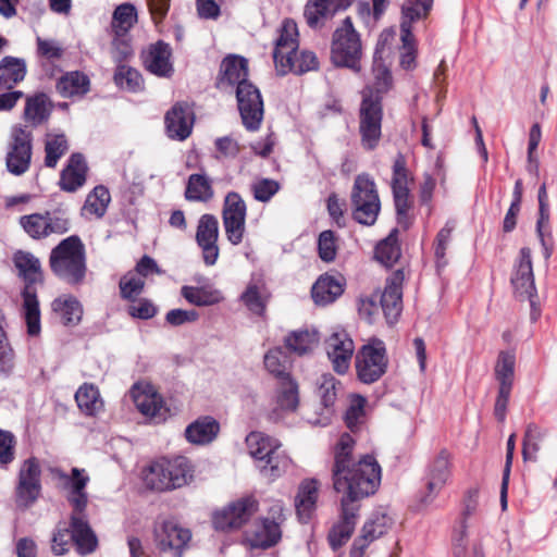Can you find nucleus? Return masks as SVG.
<instances>
[{
    "instance_id": "obj_29",
    "label": "nucleus",
    "mask_w": 557,
    "mask_h": 557,
    "mask_svg": "<svg viewBox=\"0 0 557 557\" xmlns=\"http://www.w3.org/2000/svg\"><path fill=\"white\" fill-rule=\"evenodd\" d=\"M298 27L295 21L285 20L276 40L273 58L276 69L298 49Z\"/></svg>"
},
{
    "instance_id": "obj_27",
    "label": "nucleus",
    "mask_w": 557,
    "mask_h": 557,
    "mask_svg": "<svg viewBox=\"0 0 557 557\" xmlns=\"http://www.w3.org/2000/svg\"><path fill=\"white\" fill-rule=\"evenodd\" d=\"M320 482L315 479L304 480L298 487L295 507L299 519L308 522L317 508Z\"/></svg>"
},
{
    "instance_id": "obj_23",
    "label": "nucleus",
    "mask_w": 557,
    "mask_h": 557,
    "mask_svg": "<svg viewBox=\"0 0 557 557\" xmlns=\"http://www.w3.org/2000/svg\"><path fill=\"white\" fill-rule=\"evenodd\" d=\"M88 481L89 478L86 474H84V471L77 468H74L72 470V493L70 496V503L73 507V511L70 521H72L74 524H78L77 527L81 528H90L85 513V508L87 506L88 499L87 494L84 492Z\"/></svg>"
},
{
    "instance_id": "obj_13",
    "label": "nucleus",
    "mask_w": 557,
    "mask_h": 557,
    "mask_svg": "<svg viewBox=\"0 0 557 557\" xmlns=\"http://www.w3.org/2000/svg\"><path fill=\"white\" fill-rule=\"evenodd\" d=\"M325 351L333 370L338 374L348 371L355 352V344L343 329L334 330L324 342Z\"/></svg>"
},
{
    "instance_id": "obj_7",
    "label": "nucleus",
    "mask_w": 557,
    "mask_h": 557,
    "mask_svg": "<svg viewBox=\"0 0 557 557\" xmlns=\"http://www.w3.org/2000/svg\"><path fill=\"white\" fill-rule=\"evenodd\" d=\"M70 521V524L60 523L52 536L51 548L54 554L63 555L70 550L72 545L76 546L79 554L92 553L98 546V540L91 528L77 527Z\"/></svg>"
},
{
    "instance_id": "obj_15",
    "label": "nucleus",
    "mask_w": 557,
    "mask_h": 557,
    "mask_svg": "<svg viewBox=\"0 0 557 557\" xmlns=\"http://www.w3.org/2000/svg\"><path fill=\"white\" fill-rule=\"evenodd\" d=\"M32 136L22 127H14L5 162L8 171L14 175L24 174L30 165Z\"/></svg>"
},
{
    "instance_id": "obj_57",
    "label": "nucleus",
    "mask_w": 557,
    "mask_h": 557,
    "mask_svg": "<svg viewBox=\"0 0 557 557\" xmlns=\"http://www.w3.org/2000/svg\"><path fill=\"white\" fill-rule=\"evenodd\" d=\"M119 287L122 298L129 301H135L144 290L145 281L138 274L134 272H127L121 277Z\"/></svg>"
},
{
    "instance_id": "obj_31",
    "label": "nucleus",
    "mask_w": 557,
    "mask_h": 557,
    "mask_svg": "<svg viewBox=\"0 0 557 557\" xmlns=\"http://www.w3.org/2000/svg\"><path fill=\"white\" fill-rule=\"evenodd\" d=\"M245 443L249 456L255 461V466L282 447L280 440L259 431L250 432L246 436Z\"/></svg>"
},
{
    "instance_id": "obj_59",
    "label": "nucleus",
    "mask_w": 557,
    "mask_h": 557,
    "mask_svg": "<svg viewBox=\"0 0 557 557\" xmlns=\"http://www.w3.org/2000/svg\"><path fill=\"white\" fill-rule=\"evenodd\" d=\"M134 55V50L128 35H113L111 42V57L117 65L125 64Z\"/></svg>"
},
{
    "instance_id": "obj_39",
    "label": "nucleus",
    "mask_w": 557,
    "mask_h": 557,
    "mask_svg": "<svg viewBox=\"0 0 557 557\" xmlns=\"http://www.w3.org/2000/svg\"><path fill=\"white\" fill-rule=\"evenodd\" d=\"M343 286L333 276L322 275L313 284L311 289L312 299L317 305H329L343 294Z\"/></svg>"
},
{
    "instance_id": "obj_2",
    "label": "nucleus",
    "mask_w": 557,
    "mask_h": 557,
    "mask_svg": "<svg viewBox=\"0 0 557 557\" xmlns=\"http://www.w3.org/2000/svg\"><path fill=\"white\" fill-rule=\"evenodd\" d=\"M193 476L194 467L184 456L156 459L143 471L145 485L157 492L180 488L188 484Z\"/></svg>"
},
{
    "instance_id": "obj_16",
    "label": "nucleus",
    "mask_w": 557,
    "mask_h": 557,
    "mask_svg": "<svg viewBox=\"0 0 557 557\" xmlns=\"http://www.w3.org/2000/svg\"><path fill=\"white\" fill-rule=\"evenodd\" d=\"M451 458L446 449H442L430 462L426 475V494L421 498V503L429 505L444 488L450 478Z\"/></svg>"
},
{
    "instance_id": "obj_4",
    "label": "nucleus",
    "mask_w": 557,
    "mask_h": 557,
    "mask_svg": "<svg viewBox=\"0 0 557 557\" xmlns=\"http://www.w3.org/2000/svg\"><path fill=\"white\" fill-rule=\"evenodd\" d=\"M52 272L69 284H79L86 274L85 246L76 235L61 240L49 258Z\"/></svg>"
},
{
    "instance_id": "obj_45",
    "label": "nucleus",
    "mask_w": 557,
    "mask_h": 557,
    "mask_svg": "<svg viewBox=\"0 0 557 557\" xmlns=\"http://www.w3.org/2000/svg\"><path fill=\"white\" fill-rule=\"evenodd\" d=\"M89 78L86 74L74 71L63 75L57 84L59 92L63 97L84 95L89 90Z\"/></svg>"
},
{
    "instance_id": "obj_14",
    "label": "nucleus",
    "mask_w": 557,
    "mask_h": 557,
    "mask_svg": "<svg viewBox=\"0 0 557 557\" xmlns=\"http://www.w3.org/2000/svg\"><path fill=\"white\" fill-rule=\"evenodd\" d=\"M257 509L258 503L253 497L239 498L214 513L213 525L220 531L238 529L249 520Z\"/></svg>"
},
{
    "instance_id": "obj_36",
    "label": "nucleus",
    "mask_w": 557,
    "mask_h": 557,
    "mask_svg": "<svg viewBox=\"0 0 557 557\" xmlns=\"http://www.w3.org/2000/svg\"><path fill=\"white\" fill-rule=\"evenodd\" d=\"M26 75L24 59L4 57L0 62V91L10 90L22 82Z\"/></svg>"
},
{
    "instance_id": "obj_17",
    "label": "nucleus",
    "mask_w": 557,
    "mask_h": 557,
    "mask_svg": "<svg viewBox=\"0 0 557 557\" xmlns=\"http://www.w3.org/2000/svg\"><path fill=\"white\" fill-rule=\"evenodd\" d=\"M40 474V466L36 458L24 461L20 470L16 490L18 505L28 507L39 497L41 491Z\"/></svg>"
},
{
    "instance_id": "obj_9",
    "label": "nucleus",
    "mask_w": 557,
    "mask_h": 557,
    "mask_svg": "<svg viewBox=\"0 0 557 557\" xmlns=\"http://www.w3.org/2000/svg\"><path fill=\"white\" fill-rule=\"evenodd\" d=\"M387 358L384 343L379 339L364 345L356 357L358 377L363 383L377 381L386 371Z\"/></svg>"
},
{
    "instance_id": "obj_49",
    "label": "nucleus",
    "mask_w": 557,
    "mask_h": 557,
    "mask_svg": "<svg viewBox=\"0 0 557 557\" xmlns=\"http://www.w3.org/2000/svg\"><path fill=\"white\" fill-rule=\"evenodd\" d=\"M546 436V431L534 423H529L525 428L522 441V456L524 461L535 462L541 449V443Z\"/></svg>"
},
{
    "instance_id": "obj_52",
    "label": "nucleus",
    "mask_w": 557,
    "mask_h": 557,
    "mask_svg": "<svg viewBox=\"0 0 557 557\" xmlns=\"http://www.w3.org/2000/svg\"><path fill=\"white\" fill-rule=\"evenodd\" d=\"M113 79L117 87L127 91L137 92L144 88L140 73L126 64L116 66Z\"/></svg>"
},
{
    "instance_id": "obj_35",
    "label": "nucleus",
    "mask_w": 557,
    "mask_h": 557,
    "mask_svg": "<svg viewBox=\"0 0 557 557\" xmlns=\"http://www.w3.org/2000/svg\"><path fill=\"white\" fill-rule=\"evenodd\" d=\"M170 58V46L159 41L150 47L148 54L145 58V64L148 71L158 76H170L173 72Z\"/></svg>"
},
{
    "instance_id": "obj_5",
    "label": "nucleus",
    "mask_w": 557,
    "mask_h": 557,
    "mask_svg": "<svg viewBox=\"0 0 557 557\" xmlns=\"http://www.w3.org/2000/svg\"><path fill=\"white\" fill-rule=\"evenodd\" d=\"M363 55L359 33L355 29L350 17H346L332 37L331 61L339 67L359 72Z\"/></svg>"
},
{
    "instance_id": "obj_48",
    "label": "nucleus",
    "mask_w": 557,
    "mask_h": 557,
    "mask_svg": "<svg viewBox=\"0 0 557 557\" xmlns=\"http://www.w3.org/2000/svg\"><path fill=\"white\" fill-rule=\"evenodd\" d=\"M275 403V411H280V413L296 410L299 403L298 386L292 377L280 380Z\"/></svg>"
},
{
    "instance_id": "obj_38",
    "label": "nucleus",
    "mask_w": 557,
    "mask_h": 557,
    "mask_svg": "<svg viewBox=\"0 0 557 557\" xmlns=\"http://www.w3.org/2000/svg\"><path fill=\"white\" fill-rule=\"evenodd\" d=\"M75 400L79 410L94 417L103 409V400L96 385L84 383L75 393Z\"/></svg>"
},
{
    "instance_id": "obj_60",
    "label": "nucleus",
    "mask_w": 557,
    "mask_h": 557,
    "mask_svg": "<svg viewBox=\"0 0 557 557\" xmlns=\"http://www.w3.org/2000/svg\"><path fill=\"white\" fill-rule=\"evenodd\" d=\"M46 225H47V237L57 234L62 235L70 231L71 221L67 213L64 210L58 209L53 211H46Z\"/></svg>"
},
{
    "instance_id": "obj_64",
    "label": "nucleus",
    "mask_w": 557,
    "mask_h": 557,
    "mask_svg": "<svg viewBox=\"0 0 557 557\" xmlns=\"http://www.w3.org/2000/svg\"><path fill=\"white\" fill-rule=\"evenodd\" d=\"M253 198L260 202H268L278 191L280 184L270 178L257 181L251 186Z\"/></svg>"
},
{
    "instance_id": "obj_37",
    "label": "nucleus",
    "mask_w": 557,
    "mask_h": 557,
    "mask_svg": "<svg viewBox=\"0 0 557 557\" xmlns=\"http://www.w3.org/2000/svg\"><path fill=\"white\" fill-rule=\"evenodd\" d=\"M220 430L219 423L210 418L203 417L190 423L185 430V436L188 442L198 445H205L212 442Z\"/></svg>"
},
{
    "instance_id": "obj_61",
    "label": "nucleus",
    "mask_w": 557,
    "mask_h": 557,
    "mask_svg": "<svg viewBox=\"0 0 557 557\" xmlns=\"http://www.w3.org/2000/svg\"><path fill=\"white\" fill-rule=\"evenodd\" d=\"M394 202L397 212V222L404 228L407 230L411 222L412 218L409 214V211L412 206V201L410 199V194L408 191H396L393 193Z\"/></svg>"
},
{
    "instance_id": "obj_6",
    "label": "nucleus",
    "mask_w": 557,
    "mask_h": 557,
    "mask_svg": "<svg viewBox=\"0 0 557 557\" xmlns=\"http://www.w3.org/2000/svg\"><path fill=\"white\" fill-rule=\"evenodd\" d=\"M354 219L363 225H373L381 210L374 181L368 174L356 176L351 190Z\"/></svg>"
},
{
    "instance_id": "obj_3",
    "label": "nucleus",
    "mask_w": 557,
    "mask_h": 557,
    "mask_svg": "<svg viewBox=\"0 0 557 557\" xmlns=\"http://www.w3.org/2000/svg\"><path fill=\"white\" fill-rule=\"evenodd\" d=\"M13 261L20 275L26 282L22 296L27 333L36 336L40 333V310L36 290L32 287V284L41 282L40 262L34 255L25 251L15 252Z\"/></svg>"
},
{
    "instance_id": "obj_30",
    "label": "nucleus",
    "mask_w": 557,
    "mask_h": 557,
    "mask_svg": "<svg viewBox=\"0 0 557 557\" xmlns=\"http://www.w3.org/2000/svg\"><path fill=\"white\" fill-rule=\"evenodd\" d=\"M539 219L536 223V233L541 245L543 247V253L545 259H549L553 252V240L549 227V211L547 203V191L546 185L542 184L539 189Z\"/></svg>"
},
{
    "instance_id": "obj_42",
    "label": "nucleus",
    "mask_w": 557,
    "mask_h": 557,
    "mask_svg": "<svg viewBox=\"0 0 557 557\" xmlns=\"http://www.w3.org/2000/svg\"><path fill=\"white\" fill-rule=\"evenodd\" d=\"M319 65V61L317 55L307 50H302L296 52L290 55L287 60H284L283 63L276 69L278 73L286 74L288 72H294L296 74H302L309 71L317 70Z\"/></svg>"
},
{
    "instance_id": "obj_32",
    "label": "nucleus",
    "mask_w": 557,
    "mask_h": 557,
    "mask_svg": "<svg viewBox=\"0 0 557 557\" xmlns=\"http://www.w3.org/2000/svg\"><path fill=\"white\" fill-rule=\"evenodd\" d=\"M87 164L81 153H73L61 173L60 186L65 191H75L86 182Z\"/></svg>"
},
{
    "instance_id": "obj_43",
    "label": "nucleus",
    "mask_w": 557,
    "mask_h": 557,
    "mask_svg": "<svg viewBox=\"0 0 557 557\" xmlns=\"http://www.w3.org/2000/svg\"><path fill=\"white\" fill-rule=\"evenodd\" d=\"M181 294L189 304L198 307L212 306L223 300L222 293L211 286H183Z\"/></svg>"
},
{
    "instance_id": "obj_1",
    "label": "nucleus",
    "mask_w": 557,
    "mask_h": 557,
    "mask_svg": "<svg viewBox=\"0 0 557 557\" xmlns=\"http://www.w3.org/2000/svg\"><path fill=\"white\" fill-rule=\"evenodd\" d=\"M355 444L352 436L344 433L333 448V487L343 494L341 519L327 536L334 550L346 544L354 533L358 512L354 503L374 494L381 483V466L375 457L363 455L356 460L352 456Z\"/></svg>"
},
{
    "instance_id": "obj_18",
    "label": "nucleus",
    "mask_w": 557,
    "mask_h": 557,
    "mask_svg": "<svg viewBox=\"0 0 557 557\" xmlns=\"http://www.w3.org/2000/svg\"><path fill=\"white\" fill-rule=\"evenodd\" d=\"M219 221L213 214H203L200 216L196 240L202 250L203 261L207 265L215 264L219 257Z\"/></svg>"
},
{
    "instance_id": "obj_55",
    "label": "nucleus",
    "mask_w": 557,
    "mask_h": 557,
    "mask_svg": "<svg viewBox=\"0 0 557 557\" xmlns=\"http://www.w3.org/2000/svg\"><path fill=\"white\" fill-rule=\"evenodd\" d=\"M67 149V140L63 134H49L45 144V164L54 168Z\"/></svg>"
},
{
    "instance_id": "obj_22",
    "label": "nucleus",
    "mask_w": 557,
    "mask_h": 557,
    "mask_svg": "<svg viewBox=\"0 0 557 557\" xmlns=\"http://www.w3.org/2000/svg\"><path fill=\"white\" fill-rule=\"evenodd\" d=\"M190 537L189 530L180 527L173 521H164L156 529V540L160 549L172 552L176 557H181Z\"/></svg>"
},
{
    "instance_id": "obj_54",
    "label": "nucleus",
    "mask_w": 557,
    "mask_h": 557,
    "mask_svg": "<svg viewBox=\"0 0 557 557\" xmlns=\"http://www.w3.org/2000/svg\"><path fill=\"white\" fill-rule=\"evenodd\" d=\"M247 207L242 196L236 191H230L222 209L223 221H246Z\"/></svg>"
},
{
    "instance_id": "obj_40",
    "label": "nucleus",
    "mask_w": 557,
    "mask_h": 557,
    "mask_svg": "<svg viewBox=\"0 0 557 557\" xmlns=\"http://www.w3.org/2000/svg\"><path fill=\"white\" fill-rule=\"evenodd\" d=\"M110 201L109 189L103 185H98L87 195L82 214L100 219L106 214Z\"/></svg>"
},
{
    "instance_id": "obj_51",
    "label": "nucleus",
    "mask_w": 557,
    "mask_h": 557,
    "mask_svg": "<svg viewBox=\"0 0 557 557\" xmlns=\"http://www.w3.org/2000/svg\"><path fill=\"white\" fill-rule=\"evenodd\" d=\"M264 367L265 369L278 380H283L289 376V359L286 352L280 348L270 349L264 355Z\"/></svg>"
},
{
    "instance_id": "obj_11",
    "label": "nucleus",
    "mask_w": 557,
    "mask_h": 557,
    "mask_svg": "<svg viewBox=\"0 0 557 557\" xmlns=\"http://www.w3.org/2000/svg\"><path fill=\"white\" fill-rule=\"evenodd\" d=\"M132 399L138 411L159 423L166 419L169 409L163 397L149 382H138L131 389Z\"/></svg>"
},
{
    "instance_id": "obj_26",
    "label": "nucleus",
    "mask_w": 557,
    "mask_h": 557,
    "mask_svg": "<svg viewBox=\"0 0 557 557\" xmlns=\"http://www.w3.org/2000/svg\"><path fill=\"white\" fill-rule=\"evenodd\" d=\"M193 115L186 106L175 104L165 115L168 136L172 139L184 140L193 129Z\"/></svg>"
},
{
    "instance_id": "obj_12",
    "label": "nucleus",
    "mask_w": 557,
    "mask_h": 557,
    "mask_svg": "<svg viewBox=\"0 0 557 557\" xmlns=\"http://www.w3.org/2000/svg\"><path fill=\"white\" fill-rule=\"evenodd\" d=\"M238 110L248 131H257L263 119V101L259 89L250 82L236 88Z\"/></svg>"
},
{
    "instance_id": "obj_50",
    "label": "nucleus",
    "mask_w": 557,
    "mask_h": 557,
    "mask_svg": "<svg viewBox=\"0 0 557 557\" xmlns=\"http://www.w3.org/2000/svg\"><path fill=\"white\" fill-rule=\"evenodd\" d=\"M52 309L57 312L63 324H77L83 315L79 301L71 296L59 297L52 302Z\"/></svg>"
},
{
    "instance_id": "obj_41",
    "label": "nucleus",
    "mask_w": 557,
    "mask_h": 557,
    "mask_svg": "<svg viewBox=\"0 0 557 557\" xmlns=\"http://www.w3.org/2000/svg\"><path fill=\"white\" fill-rule=\"evenodd\" d=\"M319 342L320 336L313 329L294 331L285 338L286 347L299 356L313 351Z\"/></svg>"
},
{
    "instance_id": "obj_63",
    "label": "nucleus",
    "mask_w": 557,
    "mask_h": 557,
    "mask_svg": "<svg viewBox=\"0 0 557 557\" xmlns=\"http://www.w3.org/2000/svg\"><path fill=\"white\" fill-rule=\"evenodd\" d=\"M411 178L409 177L406 161L399 156L393 165V178H392V190L396 191H408Z\"/></svg>"
},
{
    "instance_id": "obj_25",
    "label": "nucleus",
    "mask_w": 557,
    "mask_h": 557,
    "mask_svg": "<svg viewBox=\"0 0 557 557\" xmlns=\"http://www.w3.org/2000/svg\"><path fill=\"white\" fill-rule=\"evenodd\" d=\"M352 0H311L304 11L307 24L311 28H319L336 12L346 10Z\"/></svg>"
},
{
    "instance_id": "obj_10",
    "label": "nucleus",
    "mask_w": 557,
    "mask_h": 557,
    "mask_svg": "<svg viewBox=\"0 0 557 557\" xmlns=\"http://www.w3.org/2000/svg\"><path fill=\"white\" fill-rule=\"evenodd\" d=\"M382 106L377 97L373 98L364 94L360 107L359 131L362 147L373 150L381 138Z\"/></svg>"
},
{
    "instance_id": "obj_24",
    "label": "nucleus",
    "mask_w": 557,
    "mask_h": 557,
    "mask_svg": "<svg viewBox=\"0 0 557 557\" xmlns=\"http://www.w3.org/2000/svg\"><path fill=\"white\" fill-rule=\"evenodd\" d=\"M282 537V530L277 521L263 518L245 533V543L250 548L267 549L276 545Z\"/></svg>"
},
{
    "instance_id": "obj_28",
    "label": "nucleus",
    "mask_w": 557,
    "mask_h": 557,
    "mask_svg": "<svg viewBox=\"0 0 557 557\" xmlns=\"http://www.w3.org/2000/svg\"><path fill=\"white\" fill-rule=\"evenodd\" d=\"M248 61L238 55L226 57L220 67L218 86L221 88L248 83Z\"/></svg>"
},
{
    "instance_id": "obj_20",
    "label": "nucleus",
    "mask_w": 557,
    "mask_h": 557,
    "mask_svg": "<svg viewBox=\"0 0 557 557\" xmlns=\"http://www.w3.org/2000/svg\"><path fill=\"white\" fill-rule=\"evenodd\" d=\"M511 284L517 296L531 300L535 295L534 275L530 248H522L511 276Z\"/></svg>"
},
{
    "instance_id": "obj_53",
    "label": "nucleus",
    "mask_w": 557,
    "mask_h": 557,
    "mask_svg": "<svg viewBox=\"0 0 557 557\" xmlns=\"http://www.w3.org/2000/svg\"><path fill=\"white\" fill-rule=\"evenodd\" d=\"M374 256L385 267L393 265L399 259L400 248L397 243V230H393L385 239L376 245Z\"/></svg>"
},
{
    "instance_id": "obj_58",
    "label": "nucleus",
    "mask_w": 557,
    "mask_h": 557,
    "mask_svg": "<svg viewBox=\"0 0 557 557\" xmlns=\"http://www.w3.org/2000/svg\"><path fill=\"white\" fill-rule=\"evenodd\" d=\"M20 225L35 239L47 237V225L45 213H33L20 218Z\"/></svg>"
},
{
    "instance_id": "obj_56",
    "label": "nucleus",
    "mask_w": 557,
    "mask_h": 557,
    "mask_svg": "<svg viewBox=\"0 0 557 557\" xmlns=\"http://www.w3.org/2000/svg\"><path fill=\"white\" fill-rule=\"evenodd\" d=\"M24 114L25 119L34 125L42 123L49 115L47 97L39 94L27 98Z\"/></svg>"
},
{
    "instance_id": "obj_21",
    "label": "nucleus",
    "mask_w": 557,
    "mask_h": 557,
    "mask_svg": "<svg viewBox=\"0 0 557 557\" xmlns=\"http://www.w3.org/2000/svg\"><path fill=\"white\" fill-rule=\"evenodd\" d=\"M392 525V519L384 512H374L364 523L361 534L354 541L350 557H363L371 542L384 535Z\"/></svg>"
},
{
    "instance_id": "obj_62",
    "label": "nucleus",
    "mask_w": 557,
    "mask_h": 557,
    "mask_svg": "<svg viewBox=\"0 0 557 557\" xmlns=\"http://www.w3.org/2000/svg\"><path fill=\"white\" fill-rule=\"evenodd\" d=\"M366 399L360 395H354L350 398L349 407L345 413V422L347 426L354 431L361 423L364 414Z\"/></svg>"
},
{
    "instance_id": "obj_46",
    "label": "nucleus",
    "mask_w": 557,
    "mask_h": 557,
    "mask_svg": "<svg viewBox=\"0 0 557 557\" xmlns=\"http://www.w3.org/2000/svg\"><path fill=\"white\" fill-rule=\"evenodd\" d=\"M211 181L203 174H191L188 177L185 198L188 201L207 202L213 198Z\"/></svg>"
},
{
    "instance_id": "obj_47",
    "label": "nucleus",
    "mask_w": 557,
    "mask_h": 557,
    "mask_svg": "<svg viewBox=\"0 0 557 557\" xmlns=\"http://www.w3.org/2000/svg\"><path fill=\"white\" fill-rule=\"evenodd\" d=\"M516 367V355L512 350L500 351L494 368L498 387L512 388Z\"/></svg>"
},
{
    "instance_id": "obj_33",
    "label": "nucleus",
    "mask_w": 557,
    "mask_h": 557,
    "mask_svg": "<svg viewBox=\"0 0 557 557\" xmlns=\"http://www.w3.org/2000/svg\"><path fill=\"white\" fill-rule=\"evenodd\" d=\"M292 466V458L280 448L274 450V454H270L262 461H259L256 469L262 478L273 482L285 474Z\"/></svg>"
},
{
    "instance_id": "obj_19",
    "label": "nucleus",
    "mask_w": 557,
    "mask_h": 557,
    "mask_svg": "<svg viewBox=\"0 0 557 557\" xmlns=\"http://www.w3.org/2000/svg\"><path fill=\"white\" fill-rule=\"evenodd\" d=\"M404 281L405 273L403 270L393 272L386 280V285L381 296V306L388 323L397 321L403 311Z\"/></svg>"
},
{
    "instance_id": "obj_44",
    "label": "nucleus",
    "mask_w": 557,
    "mask_h": 557,
    "mask_svg": "<svg viewBox=\"0 0 557 557\" xmlns=\"http://www.w3.org/2000/svg\"><path fill=\"white\" fill-rule=\"evenodd\" d=\"M137 23L136 8L131 3H123L115 8L112 14L111 32L113 35H128Z\"/></svg>"
},
{
    "instance_id": "obj_8",
    "label": "nucleus",
    "mask_w": 557,
    "mask_h": 557,
    "mask_svg": "<svg viewBox=\"0 0 557 557\" xmlns=\"http://www.w3.org/2000/svg\"><path fill=\"white\" fill-rule=\"evenodd\" d=\"M433 0H406L403 4V17L400 23V39L403 53L400 63L405 69H411L414 63L416 48L411 33V24L425 17L431 10Z\"/></svg>"
},
{
    "instance_id": "obj_34",
    "label": "nucleus",
    "mask_w": 557,
    "mask_h": 557,
    "mask_svg": "<svg viewBox=\"0 0 557 557\" xmlns=\"http://www.w3.org/2000/svg\"><path fill=\"white\" fill-rule=\"evenodd\" d=\"M269 298L270 293L261 278H252L240 296L247 309L257 315L264 314Z\"/></svg>"
}]
</instances>
